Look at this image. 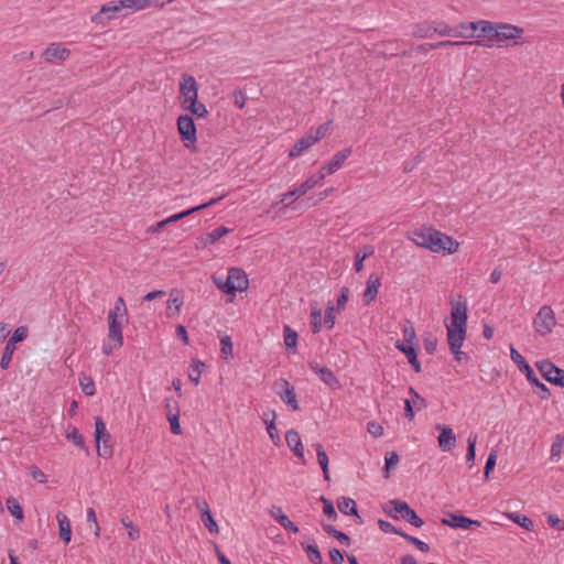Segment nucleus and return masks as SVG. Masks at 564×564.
Instances as JSON below:
<instances>
[{"label":"nucleus","instance_id":"obj_32","mask_svg":"<svg viewBox=\"0 0 564 564\" xmlns=\"http://www.w3.org/2000/svg\"><path fill=\"white\" fill-rule=\"evenodd\" d=\"M183 109L188 110L197 119L206 118L208 115L206 106L203 102H199L197 99L196 101H193V104L189 102L185 105Z\"/></svg>","mask_w":564,"mask_h":564},{"label":"nucleus","instance_id":"obj_15","mask_svg":"<svg viewBox=\"0 0 564 564\" xmlns=\"http://www.w3.org/2000/svg\"><path fill=\"white\" fill-rule=\"evenodd\" d=\"M128 323V319L108 317V338L115 343L116 348H120L123 345V325Z\"/></svg>","mask_w":564,"mask_h":564},{"label":"nucleus","instance_id":"obj_53","mask_svg":"<svg viewBox=\"0 0 564 564\" xmlns=\"http://www.w3.org/2000/svg\"><path fill=\"white\" fill-rule=\"evenodd\" d=\"M202 521L210 533H218V531H219L218 524L216 523L212 513L203 516Z\"/></svg>","mask_w":564,"mask_h":564},{"label":"nucleus","instance_id":"obj_41","mask_svg":"<svg viewBox=\"0 0 564 564\" xmlns=\"http://www.w3.org/2000/svg\"><path fill=\"white\" fill-rule=\"evenodd\" d=\"M66 438L79 448L85 447L84 437L82 436V434L78 432V430L76 427H73L72 430H69L67 432Z\"/></svg>","mask_w":564,"mask_h":564},{"label":"nucleus","instance_id":"obj_38","mask_svg":"<svg viewBox=\"0 0 564 564\" xmlns=\"http://www.w3.org/2000/svg\"><path fill=\"white\" fill-rule=\"evenodd\" d=\"M14 350H15V346L12 345V343L7 341V345L4 347V351H3L1 360H0V367L2 369H8L9 365H10V362L12 360V356H13Z\"/></svg>","mask_w":564,"mask_h":564},{"label":"nucleus","instance_id":"obj_30","mask_svg":"<svg viewBox=\"0 0 564 564\" xmlns=\"http://www.w3.org/2000/svg\"><path fill=\"white\" fill-rule=\"evenodd\" d=\"M310 324L312 332L317 334L322 329V311L316 304L311 305Z\"/></svg>","mask_w":564,"mask_h":564},{"label":"nucleus","instance_id":"obj_29","mask_svg":"<svg viewBox=\"0 0 564 564\" xmlns=\"http://www.w3.org/2000/svg\"><path fill=\"white\" fill-rule=\"evenodd\" d=\"M284 386L286 387L284 392H280V398L284 403H286L293 411L299 410V404L296 400V394L293 387H290L288 381H284Z\"/></svg>","mask_w":564,"mask_h":564},{"label":"nucleus","instance_id":"obj_23","mask_svg":"<svg viewBox=\"0 0 564 564\" xmlns=\"http://www.w3.org/2000/svg\"><path fill=\"white\" fill-rule=\"evenodd\" d=\"M223 197H224V196H220V197H217V198H213V199H210V200H209V202H207V203H204V204H202V205L195 206V207H193V208H189V209H187V210L181 212V213H178V214L172 215V216L167 217V218L165 219V221H167V224L178 221V220H181V219H183V218L187 217L188 215H191V214H193V213H195V212H198V210H202V209H204V208H207V207H210V206L215 205L216 203H218L219 200H221V199H223Z\"/></svg>","mask_w":564,"mask_h":564},{"label":"nucleus","instance_id":"obj_11","mask_svg":"<svg viewBox=\"0 0 564 564\" xmlns=\"http://www.w3.org/2000/svg\"><path fill=\"white\" fill-rule=\"evenodd\" d=\"M249 281L243 270L231 268L226 278V293L235 295L236 292H243L248 289Z\"/></svg>","mask_w":564,"mask_h":564},{"label":"nucleus","instance_id":"obj_50","mask_svg":"<svg viewBox=\"0 0 564 564\" xmlns=\"http://www.w3.org/2000/svg\"><path fill=\"white\" fill-rule=\"evenodd\" d=\"M28 336V328L24 326L18 327L11 338L8 340L9 343H12V345L15 346L17 343H20L24 340Z\"/></svg>","mask_w":564,"mask_h":564},{"label":"nucleus","instance_id":"obj_9","mask_svg":"<svg viewBox=\"0 0 564 564\" xmlns=\"http://www.w3.org/2000/svg\"><path fill=\"white\" fill-rule=\"evenodd\" d=\"M198 99V85L194 76L183 74L180 79V100L183 108L187 104H193Z\"/></svg>","mask_w":564,"mask_h":564},{"label":"nucleus","instance_id":"obj_54","mask_svg":"<svg viewBox=\"0 0 564 564\" xmlns=\"http://www.w3.org/2000/svg\"><path fill=\"white\" fill-rule=\"evenodd\" d=\"M29 470H30V475H31V477H32L35 481H37V482H40V484H44V482H46V481H47V477H46V475H45V474H44V473H43V471H42L37 466L32 465V466L29 468Z\"/></svg>","mask_w":564,"mask_h":564},{"label":"nucleus","instance_id":"obj_12","mask_svg":"<svg viewBox=\"0 0 564 564\" xmlns=\"http://www.w3.org/2000/svg\"><path fill=\"white\" fill-rule=\"evenodd\" d=\"M542 377L552 384L564 388V370L556 367L549 360H541L535 364Z\"/></svg>","mask_w":564,"mask_h":564},{"label":"nucleus","instance_id":"obj_56","mask_svg":"<svg viewBox=\"0 0 564 564\" xmlns=\"http://www.w3.org/2000/svg\"><path fill=\"white\" fill-rule=\"evenodd\" d=\"M121 523L128 529V535L131 540L139 539V529L135 528L128 518H122Z\"/></svg>","mask_w":564,"mask_h":564},{"label":"nucleus","instance_id":"obj_5","mask_svg":"<svg viewBox=\"0 0 564 564\" xmlns=\"http://www.w3.org/2000/svg\"><path fill=\"white\" fill-rule=\"evenodd\" d=\"M177 131L181 135L184 147L194 151L197 142L196 126L189 115H181L177 118Z\"/></svg>","mask_w":564,"mask_h":564},{"label":"nucleus","instance_id":"obj_36","mask_svg":"<svg viewBox=\"0 0 564 564\" xmlns=\"http://www.w3.org/2000/svg\"><path fill=\"white\" fill-rule=\"evenodd\" d=\"M7 508L9 510V512L18 520H23V510H22V507L20 506L19 501L13 498V497H9L7 499Z\"/></svg>","mask_w":564,"mask_h":564},{"label":"nucleus","instance_id":"obj_48","mask_svg":"<svg viewBox=\"0 0 564 564\" xmlns=\"http://www.w3.org/2000/svg\"><path fill=\"white\" fill-rule=\"evenodd\" d=\"M510 357L520 370L523 369L525 365H529L523 356L513 346H510Z\"/></svg>","mask_w":564,"mask_h":564},{"label":"nucleus","instance_id":"obj_45","mask_svg":"<svg viewBox=\"0 0 564 564\" xmlns=\"http://www.w3.org/2000/svg\"><path fill=\"white\" fill-rule=\"evenodd\" d=\"M278 522L282 525L286 531L291 533H297L299 528L289 519L286 514H281L278 518Z\"/></svg>","mask_w":564,"mask_h":564},{"label":"nucleus","instance_id":"obj_3","mask_svg":"<svg viewBox=\"0 0 564 564\" xmlns=\"http://www.w3.org/2000/svg\"><path fill=\"white\" fill-rule=\"evenodd\" d=\"M123 10L138 11L134 0L111 1L104 4L100 10L91 15L94 24L105 26L109 21L116 19Z\"/></svg>","mask_w":564,"mask_h":564},{"label":"nucleus","instance_id":"obj_39","mask_svg":"<svg viewBox=\"0 0 564 564\" xmlns=\"http://www.w3.org/2000/svg\"><path fill=\"white\" fill-rule=\"evenodd\" d=\"M564 446V436L558 434L555 436L553 444L551 446V458L560 459L562 454V448Z\"/></svg>","mask_w":564,"mask_h":564},{"label":"nucleus","instance_id":"obj_52","mask_svg":"<svg viewBox=\"0 0 564 564\" xmlns=\"http://www.w3.org/2000/svg\"><path fill=\"white\" fill-rule=\"evenodd\" d=\"M167 420L170 422L172 433L175 435L182 434V429L178 422V414H172L171 411H169Z\"/></svg>","mask_w":564,"mask_h":564},{"label":"nucleus","instance_id":"obj_8","mask_svg":"<svg viewBox=\"0 0 564 564\" xmlns=\"http://www.w3.org/2000/svg\"><path fill=\"white\" fill-rule=\"evenodd\" d=\"M70 50L58 42L50 43L41 54L44 62L54 65H62L70 57Z\"/></svg>","mask_w":564,"mask_h":564},{"label":"nucleus","instance_id":"obj_17","mask_svg":"<svg viewBox=\"0 0 564 564\" xmlns=\"http://www.w3.org/2000/svg\"><path fill=\"white\" fill-rule=\"evenodd\" d=\"M285 441L288 446L291 448V451L294 453V455L303 463L305 464V456H304V447L300 437V434L295 430H289L285 433Z\"/></svg>","mask_w":564,"mask_h":564},{"label":"nucleus","instance_id":"obj_37","mask_svg":"<svg viewBox=\"0 0 564 564\" xmlns=\"http://www.w3.org/2000/svg\"><path fill=\"white\" fill-rule=\"evenodd\" d=\"M205 367V364L200 360H193L192 370L188 373L189 380L197 386L200 381L202 369Z\"/></svg>","mask_w":564,"mask_h":564},{"label":"nucleus","instance_id":"obj_51","mask_svg":"<svg viewBox=\"0 0 564 564\" xmlns=\"http://www.w3.org/2000/svg\"><path fill=\"white\" fill-rule=\"evenodd\" d=\"M221 345V354L226 356V358L232 356V341L228 335H225L220 338Z\"/></svg>","mask_w":564,"mask_h":564},{"label":"nucleus","instance_id":"obj_22","mask_svg":"<svg viewBox=\"0 0 564 564\" xmlns=\"http://www.w3.org/2000/svg\"><path fill=\"white\" fill-rule=\"evenodd\" d=\"M380 285V278L376 274H370L367 281V288L364 292L365 304L368 305L376 299Z\"/></svg>","mask_w":564,"mask_h":564},{"label":"nucleus","instance_id":"obj_61","mask_svg":"<svg viewBox=\"0 0 564 564\" xmlns=\"http://www.w3.org/2000/svg\"><path fill=\"white\" fill-rule=\"evenodd\" d=\"M497 460V453L491 452L487 458L486 466H485V476L486 478H489L490 471L495 468Z\"/></svg>","mask_w":564,"mask_h":564},{"label":"nucleus","instance_id":"obj_20","mask_svg":"<svg viewBox=\"0 0 564 564\" xmlns=\"http://www.w3.org/2000/svg\"><path fill=\"white\" fill-rule=\"evenodd\" d=\"M184 304V296L181 291H172L167 301L166 313L169 317L178 316Z\"/></svg>","mask_w":564,"mask_h":564},{"label":"nucleus","instance_id":"obj_6","mask_svg":"<svg viewBox=\"0 0 564 564\" xmlns=\"http://www.w3.org/2000/svg\"><path fill=\"white\" fill-rule=\"evenodd\" d=\"M556 325L554 311L549 305H543L533 319V326L541 336L549 335Z\"/></svg>","mask_w":564,"mask_h":564},{"label":"nucleus","instance_id":"obj_64","mask_svg":"<svg viewBox=\"0 0 564 564\" xmlns=\"http://www.w3.org/2000/svg\"><path fill=\"white\" fill-rule=\"evenodd\" d=\"M547 523L550 527L552 528H557L560 530H563L564 531V521L561 520L555 514H549L547 516Z\"/></svg>","mask_w":564,"mask_h":564},{"label":"nucleus","instance_id":"obj_57","mask_svg":"<svg viewBox=\"0 0 564 564\" xmlns=\"http://www.w3.org/2000/svg\"><path fill=\"white\" fill-rule=\"evenodd\" d=\"M481 525V522L460 516V530H474Z\"/></svg>","mask_w":564,"mask_h":564},{"label":"nucleus","instance_id":"obj_10","mask_svg":"<svg viewBox=\"0 0 564 564\" xmlns=\"http://www.w3.org/2000/svg\"><path fill=\"white\" fill-rule=\"evenodd\" d=\"M95 440L97 443V454L104 458L111 457L112 447L108 445L110 435L107 432L105 422L100 417L95 419Z\"/></svg>","mask_w":564,"mask_h":564},{"label":"nucleus","instance_id":"obj_55","mask_svg":"<svg viewBox=\"0 0 564 564\" xmlns=\"http://www.w3.org/2000/svg\"><path fill=\"white\" fill-rule=\"evenodd\" d=\"M410 394L412 395L410 401L417 411L426 406L425 400L413 388H410Z\"/></svg>","mask_w":564,"mask_h":564},{"label":"nucleus","instance_id":"obj_27","mask_svg":"<svg viewBox=\"0 0 564 564\" xmlns=\"http://www.w3.org/2000/svg\"><path fill=\"white\" fill-rule=\"evenodd\" d=\"M337 508L341 513L354 514L359 520V522H362L360 516L357 512V506L354 499L348 497H340L337 500Z\"/></svg>","mask_w":564,"mask_h":564},{"label":"nucleus","instance_id":"obj_62","mask_svg":"<svg viewBox=\"0 0 564 564\" xmlns=\"http://www.w3.org/2000/svg\"><path fill=\"white\" fill-rule=\"evenodd\" d=\"M349 297V289L344 286L341 288L340 295L337 299V310L340 311L345 307Z\"/></svg>","mask_w":564,"mask_h":564},{"label":"nucleus","instance_id":"obj_59","mask_svg":"<svg viewBox=\"0 0 564 564\" xmlns=\"http://www.w3.org/2000/svg\"><path fill=\"white\" fill-rule=\"evenodd\" d=\"M466 322H467V306L466 304H460V345L465 339L466 334Z\"/></svg>","mask_w":564,"mask_h":564},{"label":"nucleus","instance_id":"obj_13","mask_svg":"<svg viewBox=\"0 0 564 564\" xmlns=\"http://www.w3.org/2000/svg\"><path fill=\"white\" fill-rule=\"evenodd\" d=\"M324 180H325V173L319 170L318 173L313 174L310 177H307V180L304 181L302 184H300L297 187L289 191L288 196H295V198H299V197L305 195L308 191H311L315 186L321 185Z\"/></svg>","mask_w":564,"mask_h":564},{"label":"nucleus","instance_id":"obj_31","mask_svg":"<svg viewBox=\"0 0 564 564\" xmlns=\"http://www.w3.org/2000/svg\"><path fill=\"white\" fill-rule=\"evenodd\" d=\"M315 449H316V453H317V460H318V464L323 470V476L326 480L329 479V471H328V456L326 454V452L324 451L322 444L319 443H316L314 445Z\"/></svg>","mask_w":564,"mask_h":564},{"label":"nucleus","instance_id":"obj_7","mask_svg":"<svg viewBox=\"0 0 564 564\" xmlns=\"http://www.w3.org/2000/svg\"><path fill=\"white\" fill-rule=\"evenodd\" d=\"M452 311L449 319L445 321V327L447 329V339L451 350L458 360V302L451 301Z\"/></svg>","mask_w":564,"mask_h":564},{"label":"nucleus","instance_id":"obj_24","mask_svg":"<svg viewBox=\"0 0 564 564\" xmlns=\"http://www.w3.org/2000/svg\"><path fill=\"white\" fill-rule=\"evenodd\" d=\"M56 519L58 522L59 538L65 544H68L72 539V528L67 516L63 512H57Z\"/></svg>","mask_w":564,"mask_h":564},{"label":"nucleus","instance_id":"obj_2","mask_svg":"<svg viewBox=\"0 0 564 564\" xmlns=\"http://www.w3.org/2000/svg\"><path fill=\"white\" fill-rule=\"evenodd\" d=\"M482 30L489 34V41L496 40V43H491L489 46L498 47L508 45L509 41H513V44L517 45V40L523 34L522 28L502 22L485 23Z\"/></svg>","mask_w":564,"mask_h":564},{"label":"nucleus","instance_id":"obj_58","mask_svg":"<svg viewBox=\"0 0 564 564\" xmlns=\"http://www.w3.org/2000/svg\"><path fill=\"white\" fill-rule=\"evenodd\" d=\"M399 463V455L395 452L386 454V477H389V469Z\"/></svg>","mask_w":564,"mask_h":564},{"label":"nucleus","instance_id":"obj_42","mask_svg":"<svg viewBox=\"0 0 564 564\" xmlns=\"http://www.w3.org/2000/svg\"><path fill=\"white\" fill-rule=\"evenodd\" d=\"M476 443H477V435L471 433L467 438L468 447H467V453H466V462L469 463L470 465L474 463V459H475Z\"/></svg>","mask_w":564,"mask_h":564},{"label":"nucleus","instance_id":"obj_43","mask_svg":"<svg viewBox=\"0 0 564 564\" xmlns=\"http://www.w3.org/2000/svg\"><path fill=\"white\" fill-rule=\"evenodd\" d=\"M402 333H403V339H404L403 343H406V344H414L415 343L416 334H415V329H414V327H413L411 322L408 321L404 324Z\"/></svg>","mask_w":564,"mask_h":564},{"label":"nucleus","instance_id":"obj_4","mask_svg":"<svg viewBox=\"0 0 564 564\" xmlns=\"http://www.w3.org/2000/svg\"><path fill=\"white\" fill-rule=\"evenodd\" d=\"M328 131H329V122L318 126L314 133L312 131H310L293 145V148L289 152V158L296 159V158L301 156L311 147H313L314 144L319 142L322 139H324L327 135Z\"/></svg>","mask_w":564,"mask_h":564},{"label":"nucleus","instance_id":"obj_44","mask_svg":"<svg viewBox=\"0 0 564 564\" xmlns=\"http://www.w3.org/2000/svg\"><path fill=\"white\" fill-rule=\"evenodd\" d=\"M477 25L468 23H460V39L471 40L475 39V29Z\"/></svg>","mask_w":564,"mask_h":564},{"label":"nucleus","instance_id":"obj_35","mask_svg":"<svg viewBox=\"0 0 564 564\" xmlns=\"http://www.w3.org/2000/svg\"><path fill=\"white\" fill-rule=\"evenodd\" d=\"M283 335L285 347L295 350L297 345V333L294 332L289 325H285L283 328Z\"/></svg>","mask_w":564,"mask_h":564},{"label":"nucleus","instance_id":"obj_49","mask_svg":"<svg viewBox=\"0 0 564 564\" xmlns=\"http://www.w3.org/2000/svg\"><path fill=\"white\" fill-rule=\"evenodd\" d=\"M400 535L402 538H404L406 541H409L410 543H412L413 545H415L420 551L425 552V553L430 551V546L425 542L419 540L417 538H414V536L405 534V533H400Z\"/></svg>","mask_w":564,"mask_h":564},{"label":"nucleus","instance_id":"obj_63","mask_svg":"<svg viewBox=\"0 0 564 564\" xmlns=\"http://www.w3.org/2000/svg\"><path fill=\"white\" fill-rule=\"evenodd\" d=\"M367 430L375 437H379L383 434V427L376 422H369Z\"/></svg>","mask_w":564,"mask_h":564},{"label":"nucleus","instance_id":"obj_34","mask_svg":"<svg viewBox=\"0 0 564 564\" xmlns=\"http://www.w3.org/2000/svg\"><path fill=\"white\" fill-rule=\"evenodd\" d=\"M79 386L86 395L91 397L96 393L94 380L85 373L79 375Z\"/></svg>","mask_w":564,"mask_h":564},{"label":"nucleus","instance_id":"obj_28","mask_svg":"<svg viewBox=\"0 0 564 564\" xmlns=\"http://www.w3.org/2000/svg\"><path fill=\"white\" fill-rule=\"evenodd\" d=\"M108 317L128 319V310L123 297H118L113 307L109 311Z\"/></svg>","mask_w":564,"mask_h":564},{"label":"nucleus","instance_id":"obj_25","mask_svg":"<svg viewBox=\"0 0 564 564\" xmlns=\"http://www.w3.org/2000/svg\"><path fill=\"white\" fill-rule=\"evenodd\" d=\"M445 29L446 28H444V29L433 28L429 23L424 22V23L416 24L413 29L412 34L414 37L425 39V37L433 36L434 33L445 34V32H446Z\"/></svg>","mask_w":564,"mask_h":564},{"label":"nucleus","instance_id":"obj_46","mask_svg":"<svg viewBox=\"0 0 564 564\" xmlns=\"http://www.w3.org/2000/svg\"><path fill=\"white\" fill-rule=\"evenodd\" d=\"M323 503V512L330 519H336L337 518V513H336V510L334 508V505L330 500L326 499L324 496L321 497L319 499Z\"/></svg>","mask_w":564,"mask_h":564},{"label":"nucleus","instance_id":"obj_21","mask_svg":"<svg viewBox=\"0 0 564 564\" xmlns=\"http://www.w3.org/2000/svg\"><path fill=\"white\" fill-rule=\"evenodd\" d=\"M395 347L406 356V358H408L409 362L411 364V366L413 367L414 371L420 372L421 365L417 360L414 344H406V343H401L398 340L395 343Z\"/></svg>","mask_w":564,"mask_h":564},{"label":"nucleus","instance_id":"obj_16","mask_svg":"<svg viewBox=\"0 0 564 564\" xmlns=\"http://www.w3.org/2000/svg\"><path fill=\"white\" fill-rule=\"evenodd\" d=\"M436 430L440 431V435L437 437V444L438 447L443 452H449L452 451L456 445V435L454 434V431L446 425H436Z\"/></svg>","mask_w":564,"mask_h":564},{"label":"nucleus","instance_id":"obj_14","mask_svg":"<svg viewBox=\"0 0 564 564\" xmlns=\"http://www.w3.org/2000/svg\"><path fill=\"white\" fill-rule=\"evenodd\" d=\"M393 506V509L399 512L402 518L411 523L412 525L420 528L423 525V520L415 513V511L402 500H392L390 502Z\"/></svg>","mask_w":564,"mask_h":564},{"label":"nucleus","instance_id":"obj_19","mask_svg":"<svg viewBox=\"0 0 564 564\" xmlns=\"http://www.w3.org/2000/svg\"><path fill=\"white\" fill-rule=\"evenodd\" d=\"M351 148H346L337 152L333 159L324 165L321 171L327 170V174H334L344 165L345 161L351 155Z\"/></svg>","mask_w":564,"mask_h":564},{"label":"nucleus","instance_id":"obj_40","mask_svg":"<svg viewBox=\"0 0 564 564\" xmlns=\"http://www.w3.org/2000/svg\"><path fill=\"white\" fill-rule=\"evenodd\" d=\"M509 518L516 523H518L520 527L524 528L525 530H533L534 523L530 518L516 513L509 514Z\"/></svg>","mask_w":564,"mask_h":564},{"label":"nucleus","instance_id":"obj_26","mask_svg":"<svg viewBox=\"0 0 564 564\" xmlns=\"http://www.w3.org/2000/svg\"><path fill=\"white\" fill-rule=\"evenodd\" d=\"M230 231H231V229L221 226V227H218V228L205 234L204 236H202L199 238V241L204 247H207V246L216 242L218 239H220L225 235L229 234Z\"/></svg>","mask_w":564,"mask_h":564},{"label":"nucleus","instance_id":"obj_18","mask_svg":"<svg viewBox=\"0 0 564 564\" xmlns=\"http://www.w3.org/2000/svg\"><path fill=\"white\" fill-rule=\"evenodd\" d=\"M310 368L316 375H318L321 380L325 384H327L329 388H332V389H338L339 388V381H338V379L336 378V376L334 375V372L329 368L322 367L317 362H311L310 364Z\"/></svg>","mask_w":564,"mask_h":564},{"label":"nucleus","instance_id":"obj_1","mask_svg":"<svg viewBox=\"0 0 564 564\" xmlns=\"http://www.w3.org/2000/svg\"><path fill=\"white\" fill-rule=\"evenodd\" d=\"M408 239L421 248L429 249L436 253H454L458 249V242L435 230L432 227L423 226L408 232Z\"/></svg>","mask_w":564,"mask_h":564},{"label":"nucleus","instance_id":"obj_60","mask_svg":"<svg viewBox=\"0 0 564 564\" xmlns=\"http://www.w3.org/2000/svg\"><path fill=\"white\" fill-rule=\"evenodd\" d=\"M335 307L332 305H328L325 313V324L328 326V328H333L335 325Z\"/></svg>","mask_w":564,"mask_h":564},{"label":"nucleus","instance_id":"obj_47","mask_svg":"<svg viewBox=\"0 0 564 564\" xmlns=\"http://www.w3.org/2000/svg\"><path fill=\"white\" fill-rule=\"evenodd\" d=\"M456 44H457V42H451V41H442L436 44H422V45L417 46V51L427 52L431 50H436V48L446 47V46H453Z\"/></svg>","mask_w":564,"mask_h":564},{"label":"nucleus","instance_id":"obj_33","mask_svg":"<svg viewBox=\"0 0 564 564\" xmlns=\"http://www.w3.org/2000/svg\"><path fill=\"white\" fill-rule=\"evenodd\" d=\"M302 546L304 547L308 560L313 564H323V557L321 552L318 551V547L316 544H304L302 543Z\"/></svg>","mask_w":564,"mask_h":564}]
</instances>
